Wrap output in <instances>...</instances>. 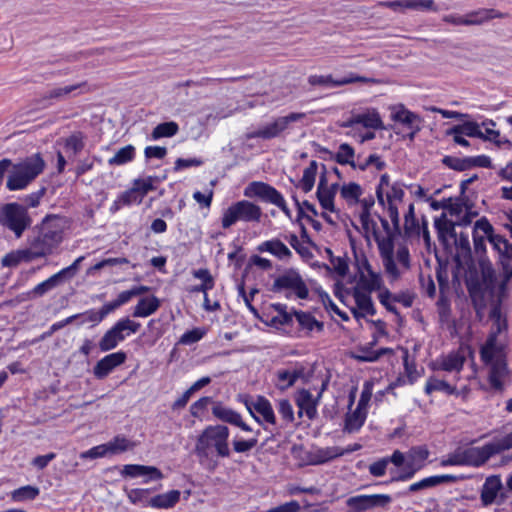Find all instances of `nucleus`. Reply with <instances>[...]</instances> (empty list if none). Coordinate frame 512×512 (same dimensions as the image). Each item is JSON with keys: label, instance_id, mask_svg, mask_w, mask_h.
<instances>
[{"label": "nucleus", "instance_id": "1", "mask_svg": "<svg viewBox=\"0 0 512 512\" xmlns=\"http://www.w3.org/2000/svg\"><path fill=\"white\" fill-rule=\"evenodd\" d=\"M512 280V263L503 262L502 279L498 282L491 265L481 263V278L467 280V288L476 308H483L488 303L492 308L490 318L497 323L496 335L501 331V304L507 297L508 284Z\"/></svg>", "mask_w": 512, "mask_h": 512}, {"label": "nucleus", "instance_id": "2", "mask_svg": "<svg viewBox=\"0 0 512 512\" xmlns=\"http://www.w3.org/2000/svg\"><path fill=\"white\" fill-rule=\"evenodd\" d=\"M229 428L225 425H209L199 435L195 453L202 461L212 456L230 457Z\"/></svg>", "mask_w": 512, "mask_h": 512}, {"label": "nucleus", "instance_id": "3", "mask_svg": "<svg viewBox=\"0 0 512 512\" xmlns=\"http://www.w3.org/2000/svg\"><path fill=\"white\" fill-rule=\"evenodd\" d=\"M480 356L484 363L491 364L488 377L491 387L501 390L509 370L503 349L497 346L495 333L490 334L487 338L486 343L480 350Z\"/></svg>", "mask_w": 512, "mask_h": 512}, {"label": "nucleus", "instance_id": "4", "mask_svg": "<svg viewBox=\"0 0 512 512\" xmlns=\"http://www.w3.org/2000/svg\"><path fill=\"white\" fill-rule=\"evenodd\" d=\"M45 162L39 153L27 157L22 162L13 166L6 187L10 191L26 188L44 170Z\"/></svg>", "mask_w": 512, "mask_h": 512}, {"label": "nucleus", "instance_id": "5", "mask_svg": "<svg viewBox=\"0 0 512 512\" xmlns=\"http://www.w3.org/2000/svg\"><path fill=\"white\" fill-rule=\"evenodd\" d=\"M148 290L149 287L141 285L133 287L130 290L123 291L118 295L117 299L105 303L98 311L90 309L81 313L82 320L79 321L77 325L81 326L86 322H90L92 323V326H96L100 322H102L107 315H109L122 305L128 303L133 297L147 293Z\"/></svg>", "mask_w": 512, "mask_h": 512}, {"label": "nucleus", "instance_id": "6", "mask_svg": "<svg viewBox=\"0 0 512 512\" xmlns=\"http://www.w3.org/2000/svg\"><path fill=\"white\" fill-rule=\"evenodd\" d=\"M271 290L274 293H283L289 299L292 297L305 300L309 296V289L300 273L293 268L285 270L273 282Z\"/></svg>", "mask_w": 512, "mask_h": 512}, {"label": "nucleus", "instance_id": "7", "mask_svg": "<svg viewBox=\"0 0 512 512\" xmlns=\"http://www.w3.org/2000/svg\"><path fill=\"white\" fill-rule=\"evenodd\" d=\"M141 327L139 322L130 318L118 320L110 329H108L100 339L98 346L102 352L115 349L118 344L124 341L130 334L136 333Z\"/></svg>", "mask_w": 512, "mask_h": 512}, {"label": "nucleus", "instance_id": "8", "mask_svg": "<svg viewBox=\"0 0 512 512\" xmlns=\"http://www.w3.org/2000/svg\"><path fill=\"white\" fill-rule=\"evenodd\" d=\"M262 216L260 206L247 201L241 200L229 206L222 217V227L230 228L237 221L259 222Z\"/></svg>", "mask_w": 512, "mask_h": 512}, {"label": "nucleus", "instance_id": "9", "mask_svg": "<svg viewBox=\"0 0 512 512\" xmlns=\"http://www.w3.org/2000/svg\"><path fill=\"white\" fill-rule=\"evenodd\" d=\"M0 224L13 231L17 238L31 225L27 209L18 203H8L0 208Z\"/></svg>", "mask_w": 512, "mask_h": 512}, {"label": "nucleus", "instance_id": "10", "mask_svg": "<svg viewBox=\"0 0 512 512\" xmlns=\"http://www.w3.org/2000/svg\"><path fill=\"white\" fill-rule=\"evenodd\" d=\"M305 117L306 114L302 112H292L286 116L277 117L272 122L260 127L259 129L249 132L246 137L247 139L260 138L263 140L280 137L282 133L289 128L291 123L300 121Z\"/></svg>", "mask_w": 512, "mask_h": 512}, {"label": "nucleus", "instance_id": "11", "mask_svg": "<svg viewBox=\"0 0 512 512\" xmlns=\"http://www.w3.org/2000/svg\"><path fill=\"white\" fill-rule=\"evenodd\" d=\"M244 195L248 198L258 197L264 202L274 204L279 207L288 218H291V211L282 194L267 183L257 181L251 182L244 189Z\"/></svg>", "mask_w": 512, "mask_h": 512}, {"label": "nucleus", "instance_id": "12", "mask_svg": "<svg viewBox=\"0 0 512 512\" xmlns=\"http://www.w3.org/2000/svg\"><path fill=\"white\" fill-rule=\"evenodd\" d=\"M479 231L483 232L489 242L493 245L494 249L498 251L501 256L502 265L503 262L512 263V244H510L505 237L494 234L493 226L486 217H482L476 221L473 233L478 235Z\"/></svg>", "mask_w": 512, "mask_h": 512}, {"label": "nucleus", "instance_id": "13", "mask_svg": "<svg viewBox=\"0 0 512 512\" xmlns=\"http://www.w3.org/2000/svg\"><path fill=\"white\" fill-rule=\"evenodd\" d=\"M429 456V450L426 446H414L407 453V460L405 467L400 473L392 477V482L407 481L411 479L416 472L425 466V461Z\"/></svg>", "mask_w": 512, "mask_h": 512}, {"label": "nucleus", "instance_id": "14", "mask_svg": "<svg viewBox=\"0 0 512 512\" xmlns=\"http://www.w3.org/2000/svg\"><path fill=\"white\" fill-rule=\"evenodd\" d=\"M391 119L404 126L408 132V138L414 140L417 133L422 129L423 118L410 111L403 104H397L391 107Z\"/></svg>", "mask_w": 512, "mask_h": 512}, {"label": "nucleus", "instance_id": "15", "mask_svg": "<svg viewBox=\"0 0 512 512\" xmlns=\"http://www.w3.org/2000/svg\"><path fill=\"white\" fill-rule=\"evenodd\" d=\"M374 239L377 243L380 257L383 262V266L388 275L392 278L397 279L400 276V272L394 261V239L391 235L386 237L380 236L375 233Z\"/></svg>", "mask_w": 512, "mask_h": 512}, {"label": "nucleus", "instance_id": "16", "mask_svg": "<svg viewBox=\"0 0 512 512\" xmlns=\"http://www.w3.org/2000/svg\"><path fill=\"white\" fill-rule=\"evenodd\" d=\"M127 354L118 351L104 356L93 368V374L97 379L106 378L116 367L125 363Z\"/></svg>", "mask_w": 512, "mask_h": 512}, {"label": "nucleus", "instance_id": "17", "mask_svg": "<svg viewBox=\"0 0 512 512\" xmlns=\"http://www.w3.org/2000/svg\"><path fill=\"white\" fill-rule=\"evenodd\" d=\"M461 455L463 465L479 467L486 463L495 454L491 443H487L482 447H469L461 451Z\"/></svg>", "mask_w": 512, "mask_h": 512}, {"label": "nucleus", "instance_id": "18", "mask_svg": "<svg viewBox=\"0 0 512 512\" xmlns=\"http://www.w3.org/2000/svg\"><path fill=\"white\" fill-rule=\"evenodd\" d=\"M379 6L389 8L395 12H405V10H431L437 11L434 0H394L381 1Z\"/></svg>", "mask_w": 512, "mask_h": 512}, {"label": "nucleus", "instance_id": "19", "mask_svg": "<svg viewBox=\"0 0 512 512\" xmlns=\"http://www.w3.org/2000/svg\"><path fill=\"white\" fill-rule=\"evenodd\" d=\"M55 233H44L42 236L36 238L28 250L24 252L28 260L40 258L50 254L54 248L52 241L54 240Z\"/></svg>", "mask_w": 512, "mask_h": 512}, {"label": "nucleus", "instance_id": "20", "mask_svg": "<svg viewBox=\"0 0 512 512\" xmlns=\"http://www.w3.org/2000/svg\"><path fill=\"white\" fill-rule=\"evenodd\" d=\"M91 89L86 81L67 85L64 87H56L47 92L45 95V99H53V100H66L71 96H77L80 94L88 93Z\"/></svg>", "mask_w": 512, "mask_h": 512}, {"label": "nucleus", "instance_id": "21", "mask_svg": "<svg viewBox=\"0 0 512 512\" xmlns=\"http://www.w3.org/2000/svg\"><path fill=\"white\" fill-rule=\"evenodd\" d=\"M245 405L249 413H252V410H255L256 413L260 415L261 420L271 425L276 424L273 407L264 396H258L256 400L252 402L246 401Z\"/></svg>", "mask_w": 512, "mask_h": 512}, {"label": "nucleus", "instance_id": "22", "mask_svg": "<svg viewBox=\"0 0 512 512\" xmlns=\"http://www.w3.org/2000/svg\"><path fill=\"white\" fill-rule=\"evenodd\" d=\"M363 266L365 272L360 273L357 288L365 290L366 292L380 290L383 284L380 274L372 270V267L367 260H365Z\"/></svg>", "mask_w": 512, "mask_h": 512}, {"label": "nucleus", "instance_id": "23", "mask_svg": "<svg viewBox=\"0 0 512 512\" xmlns=\"http://www.w3.org/2000/svg\"><path fill=\"white\" fill-rule=\"evenodd\" d=\"M503 485L500 476L493 475L486 478L482 486L480 499L483 506L487 507L494 503L497 499L499 492L502 490Z\"/></svg>", "mask_w": 512, "mask_h": 512}, {"label": "nucleus", "instance_id": "24", "mask_svg": "<svg viewBox=\"0 0 512 512\" xmlns=\"http://www.w3.org/2000/svg\"><path fill=\"white\" fill-rule=\"evenodd\" d=\"M122 474L132 478L145 476L147 477L144 481L145 483L150 480H161L164 477L163 473L157 467L138 464L125 465Z\"/></svg>", "mask_w": 512, "mask_h": 512}, {"label": "nucleus", "instance_id": "25", "mask_svg": "<svg viewBox=\"0 0 512 512\" xmlns=\"http://www.w3.org/2000/svg\"><path fill=\"white\" fill-rule=\"evenodd\" d=\"M322 169H323V171L320 175L317 192H316L317 199L323 209L328 210L330 212H334L335 211V206H334L335 195H334V192L328 190V181H327V177H326V166L322 165Z\"/></svg>", "mask_w": 512, "mask_h": 512}, {"label": "nucleus", "instance_id": "26", "mask_svg": "<svg viewBox=\"0 0 512 512\" xmlns=\"http://www.w3.org/2000/svg\"><path fill=\"white\" fill-rule=\"evenodd\" d=\"M466 15L467 26L483 25L495 18H505L507 13H502L496 9L479 8L468 12Z\"/></svg>", "mask_w": 512, "mask_h": 512}, {"label": "nucleus", "instance_id": "27", "mask_svg": "<svg viewBox=\"0 0 512 512\" xmlns=\"http://www.w3.org/2000/svg\"><path fill=\"white\" fill-rule=\"evenodd\" d=\"M456 481H457V477L454 475H449V474L429 476V477L421 479L418 482L412 483L408 487L407 492L408 493H416V492H419L422 490L434 488L436 486H439V485H442L445 483H452V482H456Z\"/></svg>", "mask_w": 512, "mask_h": 512}, {"label": "nucleus", "instance_id": "28", "mask_svg": "<svg viewBox=\"0 0 512 512\" xmlns=\"http://www.w3.org/2000/svg\"><path fill=\"white\" fill-rule=\"evenodd\" d=\"M261 253L268 252L280 260L289 259L292 256L291 250L279 239H272L262 242L257 246Z\"/></svg>", "mask_w": 512, "mask_h": 512}, {"label": "nucleus", "instance_id": "29", "mask_svg": "<svg viewBox=\"0 0 512 512\" xmlns=\"http://www.w3.org/2000/svg\"><path fill=\"white\" fill-rule=\"evenodd\" d=\"M297 406L299 407L298 415L299 417L302 416L303 412H305L306 416L312 420L317 415V403L313 399V395L310 391L306 389H302L299 391L297 398H296Z\"/></svg>", "mask_w": 512, "mask_h": 512}, {"label": "nucleus", "instance_id": "30", "mask_svg": "<svg viewBox=\"0 0 512 512\" xmlns=\"http://www.w3.org/2000/svg\"><path fill=\"white\" fill-rule=\"evenodd\" d=\"M354 124H361L365 128L381 129L383 128V122L379 113L375 110L368 111L352 116L346 126H352Z\"/></svg>", "mask_w": 512, "mask_h": 512}, {"label": "nucleus", "instance_id": "31", "mask_svg": "<svg viewBox=\"0 0 512 512\" xmlns=\"http://www.w3.org/2000/svg\"><path fill=\"white\" fill-rule=\"evenodd\" d=\"M180 495L179 490H171L163 494L155 495L148 500V506L156 509L172 508L179 502Z\"/></svg>", "mask_w": 512, "mask_h": 512}, {"label": "nucleus", "instance_id": "32", "mask_svg": "<svg viewBox=\"0 0 512 512\" xmlns=\"http://www.w3.org/2000/svg\"><path fill=\"white\" fill-rule=\"evenodd\" d=\"M465 361V356L460 352H451L437 361V368L447 372H459L462 370Z\"/></svg>", "mask_w": 512, "mask_h": 512}, {"label": "nucleus", "instance_id": "33", "mask_svg": "<svg viewBox=\"0 0 512 512\" xmlns=\"http://www.w3.org/2000/svg\"><path fill=\"white\" fill-rule=\"evenodd\" d=\"M370 292H366L360 288L355 287L353 289V297L355 299L357 308L368 315H374L376 313Z\"/></svg>", "mask_w": 512, "mask_h": 512}, {"label": "nucleus", "instance_id": "34", "mask_svg": "<svg viewBox=\"0 0 512 512\" xmlns=\"http://www.w3.org/2000/svg\"><path fill=\"white\" fill-rule=\"evenodd\" d=\"M160 306L159 300L155 296L142 298L134 308V317H148L153 314Z\"/></svg>", "mask_w": 512, "mask_h": 512}, {"label": "nucleus", "instance_id": "35", "mask_svg": "<svg viewBox=\"0 0 512 512\" xmlns=\"http://www.w3.org/2000/svg\"><path fill=\"white\" fill-rule=\"evenodd\" d=\"M367 412L356 408L352 413H348L345 418L344 430L348 433L357 432L366 420Z\"/></svg>", "mask_w": 512, "mask_h": 512}, {"label": "nucleus", "instance_id": "36", "mask_svg": "<svg viewBox=\"0 0 512 512\" xmlns=\"http://www.w3.org/2000/svg\"><path fill=\"white\" fill-rule=\"evenodd\" d=\"M294 316L300 327L311 332L316 329L318 332H322L324 329L323 322L318 321L312 314L303 311H294Z\"/></svg>", "mask_w": 512, "mask_h": 512}, {"label": "nucleus", "instance_id": "37", "mask_svg": "<svg viewBox=\"0 0 512 512\" xmlns=\"http://www.w3.org/2000/svg\"><path fill=\"white\" fill-rule=\"evenodd\" d=\"M212 414L220 421L235 425L240 418V414L235 410L224 406L218 402L212 407Z\"/></svg>", "mask_w": 512, "mask_h": 512}, {"label": "nucleus", "instance_id": "38", "mask_svg": "<svg viewBox=\"0 0 512 512\" xmlns=\"http://www.w3.org/2000/svg\"><path fill=\"white\" fill-rule=\"evenodd\" d=\"M457 224L445 218L435 220V228L438 232L439 240L445 243L448 238L453 239L456 234L455 226Z\"/></svg>", "mask_w": 512, "mask_h": 512}, {"label": "nucleus", "instance_id": "39", "mask_svg": "<svg viewBox=\"0 0 512 512\" xmlns=\"http://www.w3.org/2000/svg\"><path fill=\"white\" fill-rule=\"evenodd\" d=\"M318 164L316 161H311L303 171V176L299 182V187L303 190V192H310L315 183V178L317 174Z\"/></svg>", "mask_w": 512, "mask_h": 512}, {"label": "nucleus", "instance_id": "40", "mask_svg": "<svg viewBox=\"0 0 512 512\" xmlns=\"http://www.w3.org/2000/svg\"><path fill=\"white\" fill-rule=\"evenodd\" d=\"M363 190L361 186L355 182L344 184L340 188L341 197L349 204L355 205L359 202V198L362 195Z\"/></svg>", "mask_w": 512, "mask_h": 512}, {"label": "nucleus", "instance_id": "41", "mask_svg": "<svg viewBox=\"0 0 512 512\" xmlns=\"http://www.w3.org/2000/svg\"><path fill=\"white\" fill-rule=\"evenodd\" d=\"M450 133L464 134L468 137H478L481 139H492L491 137H485L479 125L475 122H465L462 125H456L450 129Z\"/></svg>", "mask_w": 512, "mask_h": 512}, {"label": "nucleus", "instance_id": "42", "mask_svg": "<svg viewBox=\"0 0 512 512\" xmlns=\"http://www.w3.org/2000/svg\"><path fill=\"white\" fill-rule=\"evenodd\" d=\"M135 157V148L132 145H127L120 148L113 157L108 160L111 166H119L132 161Z\"/></svg>", "mask_w": 512, "mask_h": 512}, {"label": "nucleus", "instance_id": "43", "mask_svg": "<svg viewBox=\"0 0 512 512\" xmlns=\"http://www.w3.org/2000/svg\"><path fill=\"white\" fill-rule=\"evenodd\" d=\"M355 152L352 146L347 143H342L339 146L338 152L335 154L334 159L341 165H350L353 169H356Z\"/></svg>", "mask_w": 512, "mask_h": 512}, {"label": "nucleus", "instance_id": "44", "mask_svg": "<svg viewBox=\"0 0 512 512\" xmlns=\"http://www.w3.org/2000/svg\"><path fill=\"white\" fill-rule=\"evenodd\" d=\"M63 282L64 281L62 280V278L60 277V275L57 272L56 274L49 277L47 280L36 285L29 294L36 296V297H41L44 294H46L48 291L52 290L53 288H55L56 286H58L59 284H61Z\"/></svg>", "mask_w": 512, "mask_h": 512}, {"label": "nucleus", "instance_id": "45", "mask_svg": "<svg viewBox=\"0 0 512 512\" xmlns=\"http://www.w3.org/2000/svg\"><path fill=\"white\" fill-rule=\"evenodd\" d=\"M179 131V126L174 121L163 122L158 124L152 131L151 136L154 140L164 138V137H172L176 135Z\"/></svg>", "mask_w": 512, "mask_h": 512}, {"label": "nucleus", "instance_id": "46", "mask_svg": "<svg viewBox=\"0 0 512 512\" xmlns=\"http://www.w3.org/2000/svg\"><path fill=\"white\" fill-rule=\"evenodd\" d=\"M348 81L342 79H333L331 75H311L308 77V83L312 86L322 87H340L347 85Z\"/></svg>", "mask_w": 512, "mask_h": 512}, {"label": "nucleus", "instance_id": "47", "mask_svg": "<svg viewBox=\"0 0 512 512\" xmlns=\"http://www.w3.org/2000/svg\"><path fill=\"white\" fill-rule=\"evenodd\" d=\"M109 455L125 452L134 447V444L123 436H116L106 443Z\"/></svg>", "mask_w": 512, "mask_h": 512}, {"label": "nucleus", "instance_id": "48", "mask_svg": "<svg viewBox=\"0 0 512 512\" xmlns=\"http://www.w3.org/2000/svg\"><path fill=\"white\" fill-rule=\"evenodd\" d=\"M40 493V490L36 486L26 485L18 489H15L11 493V497L16 502L34 500Z\"/></svg>", "mask_w": 512, "mask_h": 512}, {"label": "nucleus", "instance_id": "49", "mask_svg": "<svg viewBox=\"0 0 512 512\" xmlns=\"http://www.w3.org/2000/svg\"><path fill=\"white\" fill-rule=\"evenodd\" d=\"M344 451L340 447H326L319 449L316 454V460L314 461L315 464H323L325 462H328L330 460H333L337 457L343 456Z\"/></svg>", "mask_w": 512, "mask_h": 512}, {"label": "nucleus", "instance_id": "50", "mask_svg": "<svg viewBox=\"0 0 512 512\" xmlns=\"http://www.w3.org/2000/svg\"><path fill=\"white\" fill-rule=\"evenodd\" d=\"M454 244L456 246L457 255L467 257L471 255V247L469 241V234L467 232H459L453 237Z\"/></svg>", "mask_w": 512, "mask_h": 512}, {"label": "nucleus", "instance_id": "51", "mask_svg": "<svg viewBox=\"0 0 512 512\" xmlns=\"http://www.w3.org/2000/svg\"><path fill=\"white\" fill-rule=\"evenodd\" d=\"M433 391H444L452 395L456 393V388L444 380L429 379L425 385V392L431 394Z\"/></svg>", "mask_w": 512, "mask_h": 512}, {"label": "nucleus", "instance_id": "52", "mask_svg": "<svg viewBox=\"0 0 512 512\" xmlns=\"http://www.w3.org/2000/svg\"><path fill=\"white\" fill-rule=\"evenodd\" d=\"M442 163L450 169L455 171H465L470 169V160L469 158H457L453 156H445L442 159Z\"/></svg>", "mask_w": 512, "mask_h": 512}, {"label": "nucleus", "instance_id": "53", "mask_svg": "<svg viewBox=\"0 0 512 512\" xmlns=\"http://www.w3.org/2000/svg\"><path fill=\"white\" fill-rule=\"evenodd\" d=\"M256 436L247 440L237 439L235 438L232 441L233 450L236 453H247L252 450L258 443L257 436L260 434V431H256Z\"/></svg>", "mask_w": 512, "mask_h": 512}, {"label": "nucleus", "instance_id": "54", "mask_svg": "<svg viewBox=\"0 0 512 512\" xmlns=\"http://www.w3.org/2000/svg\"><path fill=\"white\" fill-rule=\"evenodd\" d=\"M82 320V315L81 313H78V314H74V315H71L59 322H56L54 324L51 325V327L49 328L48 331L44 332L41 336H40V340H44L48 337H51L56 331L64 328L66 325H69L71 323H73L74 321L76 320Z\"/></svg>", "mask_w": 512, "mask_h": 512}, {"label": "nucleus", "instance_id": "55", "mask_svg": "<svg viewBox=\"0 0 512 512\" xmlns=\"http://www.w3.org/2000/svg\"><path fill=\"white\" fill-rule=\"evenodd\" d=\"M277 410L282 420L286 423H292L294 421V410L292 404L288 399H280L277 401Z\"/></svg>", "mask_w": 512, "mask_h": 512}, {"label": "nucleus", "instance_id": "56", "mask_svg": "<svg viewBox=\"0 0 512 512\" xmlns=\"http://www.w3.org/2000/svg\"><path fill=\"white\" fill-rule=\"evenodd\" d=\"M348 507L355 511H366L370 509L368 495H357L347 499Z\"/></svg>", "mask_w": 512, "mask_h": 512}, {"label": "nucleus", "instance_id": "57", "mask_svg": "<svg viewBox=\"0 0 512 512\" xmlns=\"http://www.w3.org/2000/svg\"><path fill=\"white\" fill-rule=\"evenodd\" d=\"M327 253L330 256V263L333 266V270L341 277L346 276L349 269L346 259L342 257H334L330 249H327Z\"/></svg>", "mask_w": 512, "mask_h": 512}, {"label": "nucleus", "instance_id": "58", "mask_svg": "<svg viewBox=\"0 0 512 512\" xmlns=\"http://www.w3.org/2000/svg\"><path fill=\"white\" fill-rule=\"evenodd\" d=\"M119 197L124 205H131L133 203L140 204L143 200V194H140L134 186L123 192Z\"/></svg>", "mask_w": 512, "mask_h": 512}, {"label": "nucleus", "instance_id": "59", "mask_svg": "<svg viewBox=\"0 0 512 512\" xmlns=\"http://www.w3.org/2000/svg\"><path fill=\"white\" fill-rule=\"evenodd\" d=\"M372 161H375V167L378 171H381L385 168V162L382 161L381 158L376 154H371L364 161H355V165L356 168L360 169L361 171H364L369 165H372Z\"/></svg>", "mask_w": 512, "mask_h": 512}, {"label": "nucleus", "instance_id": "60", "mask_svg": "<svg viewBox=\"0 0 512 512\" xmlns=\"http://www.w3.org/2000/svg\"><path fill=\"white\" fill-rule=\"evenodd\" d=\"M65 147L74 154L79 153L84 148L83 137L80 133L73 134L66 139Z\"/></svg>", "mask_w": 512, "mask_h": 512}, {"label": "nucleus", "instance_id": "61", "mask_svg": "<svg viewBox=\"0 0 512 512\" xmlns=\"http://www.w3.org/2000/svg\"><path fill=\"white\" fill-rule=\"evenodd\" d=\"M494 454H499L502 451L509 450L512 448V432L498 439L497 441L491 442Z\"/></svg>", "mask_w": 512, "mask_h": 512}, {"label": "nucleus", "instance_id": "62", "mask_svg": "<svg viewBox=\"0 0 512 512\" xmlns=\"http://www.w3.org/2000/svg\"><path fill=\"white\" fill-rule=\"evenodd\" d=\"M203 336H204V331L199 328H195V329L185 332L181 336L179 342L181 344L190 345V344L198 342L200 339H202Z\"/></svg>", "mask_w": 512, "mask_h": 512}, {"label": "nucleus", "instance_id": "63", "mask_svg": "<svg viewBox=\"0 0 512 512\" xmlns=\"http://www.w3.org/2000/svg\"><path fill=\"white\" fill-rule=\"evenodd\" d=\"M421 228L417 219L404 221V236L407 238L420 237Z\"/></svg>", "mask_w": 512, "mask_h": 512}, {"label": "nucleus", "instance_id": "64", "mask_svg": "<svg viewBox=\"0 0 512 512\" xmlns=\"http://www.w3.org/2000/svg\"><path fill=\"white\" fill-rule=\"evenodd\" d=\"M107 455H109V453H108L107 445L105 443V444L95 446V447L89 449L88 451L81 453L80 457L83 459H86V458L96 459V458H100V457H105Z\"/></svg>", "mask_w": 512, "mask_h": 512}]
</instances>
